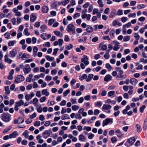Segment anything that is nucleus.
Returning <instances> with one entry per match:
<instances>
[{"instance_id": "7", "label": "nucleus", "mask_w": 147, "mask_h": 147, "mask_svg": "<svg viewBox=\"0 0 147 147\" xmlns=\"http://www.w3.org/2000/svg\"><path fill=\"white\" fill-rule=\"evenodd\" d=\"M111 107L112 106L110 105L104 104L102 108V109L104 111L105 110H107L110 109Z\"/></svg>"}, {"instance_id": "59", "label": "nucleus", "mask_w": 147, "mask_h": 147, "mask_svg": "<svg viewBox=\"0 0 147 147\" xmlns=\"http://www.w3.org/2000/svg\"><path fill=\"white\" fill-rule=\"evenodd\" d=\"M134 37L136 40H138L140 38V36L137 33H136L134 34Z\"/></svg>"}, {"instance_id": "6", "label": "nucleus", "mask_w": 147, "mask_h": 147, "mask_svg": "<svg viewBox=\"0 0 147 147\" xmlns=\"http://www.w3.org/2000/svg\"><path fill=\"white\" fill-rule=\"evenodd\" d=\"M24 77L22 75H19L17 76V79L15 80V82L17 83H19L20 82L23 81L24 80Z\"/></svg>"}, {"instance_id": "57", "label": "nucleus", "mask_w": 147, "mask_h": 147, "mask_svg": "<svg viewBox=\"0 0 147 147\" xmlns=\"http://www.w3.org/2000/svg\"><path fill=\"white\" fill-rule=\"evenodd\" d=\"M54 20L53 19H51L49 20L48 24L49 25H51L54 22Z\"/></svg>"}, {"instance_id": "36", "label": "nucleus", "mask_w": 147, "mask_h": 147, "mask_svg": "<svg viewBox=\"0 0 147 147\" xmlns=\"http://www.w3.org/2000/svg\"><path fill=\"white\" fill-rule=\"evenodd\" d=\"M28 132L27 130H26L23 134V135L24 136L25 138L27 139L28 136Z\"/></svg>"}, {"instance_id": "49", "label": "nucleus", "mask_w": 147, "mask_h": 147, "mask_svg": "<svg viewBox=\"0 0 147 147\" xmlns=\"http://www.w3.org/2000/svg\"><path fill=\"white\" fill-rule=\"evenodd\" d=\"M75 118L76 119H81L82 118V117L81 115V114L78 113H77L76 115H75Z\"/></svg>"}, {"instance_id": "51", "label": "nucleus", "mask_w": 147, "mask_h": 147, "mask_svg": "<svg viewBox=\"0 0 147 147\" xmlns=\"http://www.w3.org/2000/svg\"><path fill=\"white\" fill-rule=\"evenodd\" d=\"M146 107L145 105H143L140 107V111L141 113H142L144 112V109H145Z\"/></svg>"}, {"instance_id": "2", "label": "nucleus", "mask_w": 147, "mask_h": 147, "mask_svg": "<svg viewBox=\"0 0 147 147\" xmlns=\"http://www.w3.org/2000/svg\"><path fill=\"white\" fill-rule=\"evenodd\" d=\"M75 28L74 25L72 24H69L67 26L66 30L69 32H71L73 34H74Z\"/></svg>"}, {"instance_id": "30", "label": "nucleus", "mask_w": 147, "mask_h": 147, "mask_svg": "<svg viewBox=\"0 0 147 147\" xmlns=\"http://www.w3.org/2000/svg\"><path fill=\"white\" fill-rule=\"evenodd\" d=\"M23 101L22 100H20L18 102H16L17 105L18 106H20L21 105H23L24 104Z\"/></svg>"}, {"instance_id": "64", "label": "nucleus", "mask_w": 147, "mask_h": 147, "mask_svg": "<svg viewBox=\"0 0 147 147\" xmlns=\"http://www.w3.org/2000/svg\"><path fill=\"white\" fill-rule=\"evenodd\" d=\"M104 57L107 59H108L110 57V55L109 54L106 53L104 56Z\"/></svg>"}, {"instance_id": "18", "label": "nucleus", "mask_w": 147, "mask_h": 147, "mask_svg": "<svg viewBox=\"0 0 147 147\" xmlns=\"http://www.w3.org/2000/svg\"><path fill=\"white\" fill-rule=\"evenodd\" d=\"M5 61L9 64L11 63L12 62V60L8 58L7 55H6L5 56Z\"/></svg>"}, {"instance_id": "32", "label": "nucleus", "mask_w": 147, "mask_h": 147, "mask_svg": "<svg viewBox=\"0 0 147 147\" xmlns=\"http://www.w3.org/2000/svg\"><path fill=\"white\" fill-rule=\"evenodd\" d=\"M24 34L26 36H28L30 35V33L28 32V29L26 28L24 31Z\"/></svg>"}, {"instance_id": "43", "label": "nucleus", "mask_w": 147, "mask_h": 147, "mask_svg": "<svg viewBox=\"0 0 147 147\" xmlns=\"http://www.w3.org/2000/svg\"><path fill=\"white\" fill-rule=\"evenodd\" d=\"M146 5L144 4H140L137 5V7L138 9H141L144 8L145 7Z\"/></svg>"}, {"instance_id": "40", "label": "nucleus", "mask_w": 147, "mask_h": 147, "mask_svg": "<svg viewBox=\"0 0 147 147\" xmlns=\"http://www.w3.org/2000/svg\"><path fill=\"white\" fill-rule=\"evenodd\" d=\"M29 55L27 54L24 53L23 54L22 56L21 59L24 60V58H28L29 57Z\"/></svg>"}, {"instance_id": "31", "label": "nucleus", "mask_w": 147, "mask_h": 147, "mask_svg": "<svg viewBox=\"0 0 147 147\" xmlns=\"http://www.w3.org/2000/svg\"><path fill=\"white\" fill-rule=\"evenodd\" d=\"M40 28L41 32H43L47 29V26L45 25H42L40 26Z\"/></svg>"}, {"instance_id": "53", "label": "nucleus", "mask_w": 147, "mask_h": 147, "mask_svg": "<svg viewBox=\"0 0 147 147\" xmlns=\"http://www.w3.org/2000/svg\"><path fill=\"white\" fill-rule=\"evenodd\" d=\"M35 145V143L33 142H30L28 144L30 147H35V146H33Z\"/></svg>"}, {"instance_id": "52", "label": "nucleus", "mask_w": 147, "mask_h": 147, "mask_svg": "<svg viewBox=\"0 0 147 147\" xmlns=\"http://www.w3.org/2000/svg\"><path fill=\"white\" fill-rule=\"evenodd\" d=\"M117 141V138L115 137H113L111 138V141L113 143L116 142Z\"/></svg>"}, {"instance_id": "41", "label": "nucleus", "mask_w": 147, "mask_h": 147, "mask_svg": "<svg viewBox=\"0 0 147 147\" xmlns=\"http://www.w3.org/2000/svg\"><path fill=\"white\" fill-rule=\"evenodd\" d=\"M115 93V92L114 91H111L108 92V95L109 96H111L114 95Z\"/></svg>"}, {"instance_id": "24", "label": "nucleus", "mask_w": 147, "mask_h": 147, "mask_svg": "<svg viewBox=\"0 0 147 147\" xmlns=\"http://www.w3.org/2000/svg\"><path fill=\"white\" fill-rule=\"evenodd\" d=\"M136 127H137V131L138 133L140 132L142 129L140 125L138 124H137L136 125Z\"/></svg>"}, {"instance_id": "37", "label": "nucleus", "mask_w": 147, "mask_h": 147, "mask_svg": "<svg viewBox=\"0 0 147 147\" xmlns=\"http://www.w3.org/2000/svg\"><path fill=\"white\" fill-rule=\"evenodd\" d=\"M5 94H9L10 93V90H9V86H7L5 87Z\"/></svg>"}, {"instance_id": "5", "label": "nucleus", "mask_w": 147, "mask_h": 147, "mask_svg": "<svg viewBox=\"0 0 147 147\" xmlns=\"http://www.w3.org/2000/svg\"><path fill=\"white\" fill-rule=\"evenodd\" d=\"M84 58L81 59V62L84 63L86 65H87L89 64V62L88 61V58L87 56L84 55L83 56Z\"/></svg>"}, {"instance_id": "27", "label": "nucleus", "mask_w": 147, "mask_h": 147, "mask_svg": "<svg viewBox=\"0 0 147 147\" xmlns=\"http://www.w3.org/2000/svg\"><path fill=\"white\" fill-rule=\"evenodd\" d=\"M37 18L35 16L31 15L30 16V21L32 22H33Z\"/></svg>"}, {"instance_id": "46", "label": "nucleus", "mask_w": 147, "mask_h": 147, "mask_svg": "<svg viewBox=\"0 0 147 147\" xmlns=\"http://www.w3.org/2000/svg\"><path fill=\"white\" fill-rule=\"evenodd\" d=\"M79 108L78 106L76 105H74L72 107V109L74 111H76Z\"/></svg>"}, {"instance_id": "38", "label": "nucleus", "mask_w": 147, "mask_h": 147, "mask_svg": "<svg viewBox=\"0 0 147 147\" xmlns=\"http://www.w3.org/2000/svg\"><path fill=\"white\" fill-rule=\"evenodd\" d=\"M98 3L99 4V7H102L104 6V4L102 0H98Z\"/></svg>"}, {"instance_id": "26", "label": "nucleus", "mask_w": 147, "mask_h": 147, "mask_svg": "<svg viewBox=\"0 0 147 147\" xmlns=\"http://www.w3.org/2000/svg\"><path fill=\"white\" fill-rule=\"evenodd\" d=\"M45 57L47 60L49 61H53L55 59L54 57H50L49 55H46Z\"/></svg>"}, {"instance_id": "10", "label": "nucleus", "mask_w": 147, "mask_h": 147, "mask_svg": "<svg viewBox=\"0 0 147 147\" xmlns=\"http://www.w3.org/2000/svg\"><path fill=\"white\" fill-rule=\"evenodd\" d=\"M136 139L134 137H132L128 139L127 142L131 145H133L136 141Z\"/></svg>"}, {"instance_id": "50", "label": "nucleus", "mask_w": 147, "mask_h": 147, "mask_svg": "<svg viewBox=\"0 0 147 147\" xmlns=\"http://www.w3.org/2000/svg\"><path fill=\"white\" fill-rule=\"evenodd\" d=\"M56 35L60 37H61L63 36L62 34L59 31H56Z\"/></svg>"}, {"instance_id": "42", "label": "nucleus", "mask_w": 147, "mask_h": 147, "mask_svg": "<svg viewBox=\"0 0 147 147\" xmlns=\"http://www.w3.org/2000/svg\"><path fill=\"white\" fill-rule=\"evenodd\" d=\"M18 119V124L22 123L24 122V119L22 117H19Z\"/></svg>"}, {"instance_id": "58", "label": "nucleus", "mask_w": 147, "mask_h": 147, "mask_svg": "<svg viewBox=\"0 0 147 147\" xmlns=\"http://www.w3.org/2000/svg\"><path fill=\"white\" fill-rule=\"evenodd\" d=\"M123 26H124L127 28H130L131 26V23L130 22H129L127 24H126L124 25H123Z\"/></svg>"}, {"instance_id": "4", "label": "nucleus", "mask_w": 147, "mask_h": 147, "mask_svg": "<svg viewBox=\"0 0 147 147\" xmlns=\"http://www.w3.org/2000/svg\"><path fill=\"white\" fill-rule=\"evenodd\" d=\"M110 122H113V119L107 118L103 121L102 126L104 127L105 125H107Z\"/></svg>"}, {"instance_id": "29", "label": "nucleus", "mask_w": 147, "mask_h": 147, "mask_svg": "<svg viewBox=\"0 0 147 147\" xmlns=\"http://www.w3.org/2000/svg\"><path fill=\"white\" fill-rule=\"evenodd\" d=\"M115 69L117 71L119 72V74H122L123 73V71L121 70V67H117Z\"/></svg>"}, {"instance_id": "17", "label": "nucleus", "mask_w": 147, "mask_h": 147, "mask_svg": "<svg viewBox=\"0 0 147 147\" xmlns=\"http://www.w3.org/2000/svg\"><path fill=\"white\" fill-rule=\"evenodd\" d=\"M116 11L114 9L112 10L109 16L110 18H113V16L116 14Z\"/></svg>"}, {"instance_id": "11", "label": "nucleus", "mask_w": 147, "mask_h": 147, "mask_svg": "<svg viewBox=\"0 0 147 147\" xmlns=\"http://www.w3.org/2000/svg\"><path fill=\"white\" fill-rule=\"evenodd\" d=\"M19 135L17 131H13L12 134H10V139L13 138H15Z\"/></svg>"}, {"instance_id": "48", "label": "nucleus", "mask_w": 147, "mask_h": 147, "mask_svg": "<svg viewBox=\"0 0 147 147\" xmlns=\"http://www.w3.org/2000/svg\"><path fill=\"white\" fill-rule=\"evenodd\" d=\"M130 39V36H125L124 37L123 40L124 41H129Z\"/></svg>"}, {"instance_id": "63", "label": "nucleus", "mask_w": 147, "mask_h": 147, "mask_svg": "<svg viewBox=\"0 0 147 147\" xmlns=\"http://www.w3.org/2000/svg\"><path fill=\"white\" fill-rule=\"evenodd\" d=\"M52 79V77L51 76H47L45 78V80L46 81H49L51 80Z\"/></svg>"}, {"instance_id": "54", "label": "nucleus", "mask_w": 147, "mask_h": 147, "mask_svg": "<svg viewBox=\"0 0 147 147\" xmlns=\"http://www.w3.org/2000/svg\"><path fill=\"white\" fill-rule=\"evenodd\" d=\"M115 34V31L114 30H111L110 33V35L111 37H113L114 36Z\"/></svg>"}, {"instance_id": "19", "label": "nucleus", "mask_w": 147, "mask_h": 147, "mask_svg": "<svg viewBox=\"0 0 147 147\" xmlns=\"http://www.w3.org/2000/svg\"><path fill=\"white\" fill-rule=\"evenodd\" d=\"M63 43V40L62 39H59L58 41H56V45H58L61 47L62 46Z\"/></svg>"}, {"instance_id": "23", "label": "nucleus", "mask_w": 147, "mask_h": 147, "mask_svg": "<svg viewBox=\"0 0 147 147\" xmlns=\"http://www.w3.org/2000/svg\"><path fill=\"white\" fill-rule=\"evenodd\" d=\"M79 140L80 141H84L86 139V138L85 136L83 134H81L79 136Z\"/></svg>"}, {"instance_id": "14", "label": "nucleus", "mask_w": 147, "mask_h": 147, "mask_svg": "<svg viewBox=\"0 0 147 147\" xmlns=\"http://www.w3.org/2000/svg\"><path fill=\"white\" fill-rule=\"evenodd\" d=\"M49 10V8L47 6H44L42 8V11L43 13H47Z\"/></svg>"}, {"instance_id": "8", "label": "nucleus", "mask_w": 147, "mask_h": 147, "mask_svg": "<svg viewBox=\"0 0 147 147\" xmlns=\"http://www.w3.org/2000/svg\"><path fill=\"white\" fill-rule=\"evenodd\" d=\"M34 94L33 92H31V94L30 95L26 93L25 96V98L27 101H28L30 99L32 98L34 96Z\"/></svg>"}, {"instance_id": "35", "label": "nucleus", "mask_w": 147, "mask_h": 147, "mask_svg": "<svg viewBox=\"0 0 147 147\" xmlns=\"http://www.w3.org/2000/svg\"><path fill=\"white\" fill-rule=\"evenodd\" d=\"M105 67L109 71L111 70L112 69V67L109 63H107L106 64Z\"/></svg>"}, {"instance_id": "22", "label": "nucleus", "mask_w": 147, "mask_h": 147, "mask_svg": "<svg viewBox=\"0 0 147 147\" xmlns=\"http://www.w3.org/2000/svg\"><path fill=\"white\" fill-rule=\"evenodd\" d=\"M42 94L43 95L48 96L49 95V93L47 91V89L43 90L41 92Z\"/></svg>"}, {"instance_id": "12", "label": "nucleus", "mask_w": 147, "mask_h": 147, "mask_svg": "<svg viewBox=\"0 0 147 147\" xmlns=\"http://www.w3.org/2000/svg\"><path fill=\"white\" fill-rule=\"evenodd\" d=\"M116 134H118L117 136L119 138H121L123 135V134L122 133L121 131L119 129H117L115 131Z\"/></svg>"}, {"instance_id": "61", "label": "nucleus", "mask_w": 147, "mask_h": 147, "mask_svg": "<svg viewBox=\"0 0 147 147\" xmlns=\"http://www.w3.org/2000/svg\"><path fill=\"white\" fill-rule=\"evenodd\" d=\"M66 101L65 100H63L60 103V105L61 106H64L66 105Z\"/></svg>"}, {"instance_id": "33", "label": "nucleus", "mask_w": 147, "mask_h": 147, "mask_svg": "<svg viewBox=\"0 0 147 147\" xmlns=\"http://www.w3.org/2000/svg\"><path fill=\"white\" fill-rule=\"evenodd\" d=\"M65 47L67 49L69 50L71 49H72L73 48V46L72 44H70L67 45H66Z\"/></svg>"}, {"instance_id": "45", "label": "nucleus", "mask_w": 147, "mask_h": 147, "mask_svg": "<svg viewBox=\"0 0 147 147\" xmlns=\"http://www.w3.org/2000/svg\"><path fill=\"white\" fill-rule=\"evenodd\" d=\"M127 20L128 18L127 17H123L121 18V21L123 23L125 22Z\"/></svg>"}, {"instance_id": "20", "label": "nucleus", "mask_w": 147, "mask_h": 147, "mask_svg": "<svg viewBox=\"0 0 147 147\" xmlns=\"http://www.w3.org/2000/svg\"><path fill=\"white\" fill-rule=\"evenodd\" d=\"M94 75L91 74H89L88 75V78L86 79V81L87 82H89L92 79Z\"/></svg>"}, {"instance_id": "60", "label": "nucleus", "mask_w": 147, "mask_h": 147, "mask_svg": "<svg viewBox=\"0 0 147 147\" xmlns=\"http://www.w3.org/2000/svg\"><path fill=\"white\" fill-rule=\"evenodd\" d=\"M9 138L10 139V134L9 135L5 136L3 137V139L4 140H7Z\"/></svg>"}, {"instance_id": "28", "label": "nucleus", "mask_w": 147, "mask_h": 147, "mask_svg": "<svg viewBox=\"0 0 147 147\" xmlns=\"http://www.w3.org/2000/svg\"><path fill=\"white\" fill-rule=\"evenodd\" d=\"M16 42V41L15 40L12 41H10L8 43V45L9 47L12 46L14 45L15 43Z\"/></svg>"}, {"instance_id": "21", "label": "nucleus", "mask_w": 147, "mask_h": 147, "mask_svg": "<svg viewBox=\"0 0 147 147\" xmlns=\"http://www.w3.org/2000/svg\"><path fill=\"white\" fill-rule=\"evenodd\" d=\"M61 118L62 120H65L67 119H69L70 117L69 115L65 114L61 116Z\"/></svg>"}, {"instance_id": "13", "label": "nucleus", "mask_w": 147, "mask_h": 147, "mask_svg": "<svg viewBox=\"0 0 147 147\" xmlns=\"http://www.w3.org/2000/svg\"><path fill=\"white\" fill-rule=\"evenodd\" d=\"M17 51L16 50L13 49L10 52V53L12 57H15L17 54Z\"/></svg>"}, {"instance_id": "15", "label": "nucleus", "mask_w": 147, "mask_h": 147, "mask_svg": "<svg viewBox=\"0 0 147 147\" xmlns=\"http://www.w3.org/2000/svg\"><path fill=\"white\" fill-rule=\"evenodd\" d=\"M112 79V77L110 75H107L104 78V80L106 82H108Z\"/></svg>"}, {"instance_id": "39", "label": "nucleus", "mask_w": 147, "mask_h": 147, "mask_svg": "<svg viewBox=\"0 0 147 147\" xmlns=\"http://www.w3.org/2000/svg\"><path fill=\"white\" fill-rule=\"evenodd\" d=\"M69 2V0H65L61 2L63 6H65L68 4Z\"/></svg>"}, {"instance_id": "62", "label": "nucleus", "mask_w": 147, "mask_h": 147, "mask_svg": "<svg viewBox=\"0 0 147 147\" xmlns=\"http://www.w3.org/2000/svg\"><path fill=\"white\" fill-rule=\"evenodd\" d=\"M4 36L5 38L9 39L10 36V34L9 32H6L4 34Z\"/></svg>"}, {"instance_id": "25", "label": "nucleus", "mask_w": 147, "mask_h": 147, "mask_svg": "<svg viewBox=\"0 0 147 147\" xmlns=\"http://www.w3.org/2000/svg\"><path fill=\"white\" fill-rule=\"evenodd\" d=\"M86 30L87 32L91 33L93 32V28L91 26H89L86 28Z\"/></svg>"}, {"instance_id": "47", "label": "nucleus", "mask_w": 147, "mask_h": 147, "mask_svg": "<svg viewBox=\"0 0 147 147\" xmlns=\"http://www.w3.org/2000/svg\"><path fill=\"white\" fill-rule=\"evenodd\" d=\"M96 117L95 116L92 117H91V119L88 121V123H92V121H94L96 119Z\"/></svg>"}, {"instance_id": "16", "label": "nucleus", "mask_w": 147, "mask_h": 147, "mask_svg": "<svg viewBox=\"0 0 147 147\" xmlns=\"http://www.w3.org/2000/svg\"><path fill=\"white\" fill-rule=\"evenodd\" d=\"M50 135L49 132L48 131H45L43 133V137L45 138H47Z\"/></svg>"}, {"instance_id": "34", "label": "nucleus", "mask_w": 147, "mask_h": 147, "mask_svg": "<svg viewBox=\"0 0 147 147\" xmlns=\"http://www.w3.org/2000/svg\"><path fill=\"white\" fill-rule=\"evenodd\" d=\"M143 128L145 130L147 129V118L144 121Z\"/></svg>"}, {"instance_id": "55", "label": "nucleus", "mask_w": 147, "mask_h": 147, "mask_svg": "<svg viewBox=\"0 0 147 147\" xmlns=\"http://www.w3.org/2000/svg\"><path fill=\"white\" fill-rule=\"evenodd\" d=\"M124 76L122 74H119V75H117L116 77V78L117 79L119 80V78H123Z\"/></svg>"}, {"instance_id": "56", "label": "nucleus", "mask_w": 147, "mask_h": 147, "mask_svg": "<svg viewBox=\"0 0 147 147\" xmlns=\"http://www.w3.org/2000/svg\"><path fill=\"white\" fill-rule=\"evenodd\" d=\"M40 125V122L38 121H36L34 122V125L35 126H39Z\"/></svg>"}, {"instance_id": "3", "label": "nucleus", "mask_w": 147, "mask_h": 147, "mask_svg": "<svg viewBox=\"0 0 147 147\" xmlns=\"http://www.w3.org/2000/svg\"><path fill=\"white\" fill-rule=\"evenodd\" d=\"M31 69L29 64H26L23 68V71L25 74H27L29 73Z\"/></svg>"}, {"instance_id": "9", "label": "nucleus", "mask_w": 147, "mask_h": 147, "mask_svg": "<svg viewBox=\"0 0 147 147\" xmlns=\"http://www.w3.org/2000/svg\"><path fill=\"white\" fill-rule=\"evenodd\" d=\"M130 83L132 85H135L138 83V81L136 79L132 78L130 79Z\"/></svg>"}, {"instance_id": "1", "label": "nucleus", "mask_w": 147, "mask_h": 147, "mask_svg": "<svg viewBox=\"0 0 147 147\" xmlns=\"http://www.w3.org/2000/svg\"><path fill=\"white\" fill-rule=\"evenodd\" d=\"M11 115L8 113H3L2 114V119L5 122H8L11 119Z\"/></svg>"}, {"instance_id": "44", "label": "nucleus", "mask_w": 147, "mask_h": 147, "mask_svg": "<svg viewBox=\"0 0 147 147\" xmlns=\"http://www.w3.org/2000/svg\"><path fill=\"white\" fill-rule=\"evenodd\" d=\"M70 92V90L69 89H68L66 90L63 93V97L66 96Z\"/></svg>"}]
</instances>
